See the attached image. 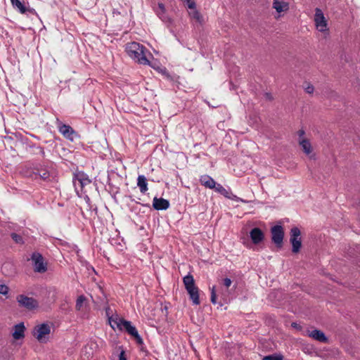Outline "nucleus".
I'll return each instance as SVG.
<instances>
[{"mask_svg":"<svg viewBox=\"0 0 360 360\" xmlns=\"http://www.w3.org/2000/svg\"><path fill=\"white\" fill-rule=\"evenodd\" d=\"M125 50L128 56L139 64H150L148 56H151V54L143 45L133 41L126 45Z\"/></svg>","mask_w":360,"mask_h":360,"instance_id":"f257e3e1","label":"nucleus"},{"mask_svg":"<svg viewBox=\"0 0 360 360\" xmlns=\"http://www.w3.org/2000/svg\"><path fill=\"white\" fill-rule=\"evenodd\" d=\"M108 320L112 328L116 327L120 330H124L129 335L134 338L137 345H143L142 338L139 334L136 327L131 324V321L124 320V319L120 318L117 316L115 317L110 316L109 317Z\"/></svg>","mask_w":360,"mask_h":360,"instance_id":"f03ea898","label":"nucleus"},{"mask_svg":"<svg viewBox=\"0 0 360 360\" xmlns=\"http://www.w3.org/2000/svg\"><path fill=\"white\" fill-rule=\"evenodd\" d=\"M56 126L58 131L67 139L73 141L76 139L79 138V134L68 124H63L57 120Z\"/></svg>","mask_w":360,"mask_h":360,"instance_id":"7ed1b4c3","label":"nucleus"},{"mask_svg":"<svg viewBox=\"0 0 360 360\" xmlns=\"http://www.w3.org/2000/svg\"><path fill=\"white\" fill-rule=\"evenodd\" d=\"M51 333V328L47 323H41L34 327L33 335L41 343L46 342L48 336Z\"/></svg>","mask_w":360,"mask_h":360,"instance_id":"20e7f679","label":"nucleus"},{"mask_svg":"<svg viewBox=\"0 0 360 360\" xmlns=\"http://www.w3.org/2000/svg\"><path fill=\"white\" fill-rule=\"evenodd\" d=\"M31 259L35 272L41 274L47 271V264L44 262L41 254L37 252H33L31 256Z\"/></svg>","mask_w":360,"mask_h":360,"instance_id":"39448f33","label":"nucleus"},{"mask_svg":"<svg viewBox=\"0 0 360 360\" xmlns=\"http://www.w3.org/2000/svg\"><path fill=\"white\" fill-rule=\"evenodd\" d=\"M314 22L316 29L319 32H323L328 30L327 20L323 11L319 8L315 9Z\"/></svg>","mask_w":360,"mask_h":360,"instance_id":"423d86ee","label":"nucleus"},{"mask_svg":"<svg viewBox=\"0 0 360 360\" xmlns=\"http://www.w3.org/2000/svg\"><path fill=\"white\" fill-rule=\"evenodd\" d=\"M300 234V231L297 227L291 229L290 240L292 246V251L294 253L298 252L300 250L302 245Z\"/></svg>","mask_w":360,"mask_h":360,"instance_id":"0eeeda50","label":"nucleus"},{"mask_svg":"<svg viewBox=\"0 0 360 360\" xmlns=\"http://www.w3.org/2000/svg\"><path fill=\"white\" fill-rule=\"evenodd\" d=\"M16 299L20 307H25L29 310L36 309L39 306V303L37 300L33 297H27L25 295H19Z\"/></svg>","mask_w":360,"mask_h":360,"instance_id":"6e6552de","label":"nucleus"},{"mask_svg":"<svg viewBox=\"0 0 360 360\" xmlns=\"http://www.w3.org/2000/svg\"><path fill=\"white\" fill-rule=\"evenodd\" d=\"M271 240L278 248H281L284 237V231L281 225L274 226L271 229Z\"/></svg>","mask_w":360,"mask_h":360,"instance_id":"1a4fd4ad","label":"nucleus"},{"mask_svg":"<svg viewBox=\"0 0 360 360\" xmlns=\"http://www.w3.org/2000/svg\"><path fill=\"white\" fill-rule=\"evenodd\" d=\"M33 174L34 176V179H37L39 178L45 182L51 181L50 172L46 167L44 165H39L34 167L33 169Z\"/></svg>","mask_w":360,"mask_h":360,"instance_id":"9d476101","label":"nucleus"},{"mask_svg":"<svg viewBox=\"0 0 360 360\" xmlns=\"http://www.w3.org/2000/svg\"><path fill=\"white\" fill-rule=\"evenodd\" d=\"M11 2L13 7L21 14H25L27 15H37L36 11L34 8H30L29 6H27L24 2H21L20 0H11Z\"/></svg>","mask_w":360,"mask_h":360,"instance_id":"9b49d317","label":"nucleus"},{"mask_svg":"<svg viewBox=\"0 0 360 360\" xmlns=\"http://www.w3.org/2000/svg\"><path fill=\"white\" fill-rule=\"evenodd\" d=\"M72 182L75 190L77 191L78 188L79 187L81 190L82 188L89 184L91 181L89 179L88 176L84 173H78L75 174L73 177Z\"/></svg>","mask_w":360,"mask_h":360,"instance_id":"f8f14e48","label":"nucleus"},{"mask_svg":"<svg viewBox=\"0 0 360 360\" xmlns=\"http://www.w3.org/2000/svg\"><path fill=\"white\" fill-rule=\"evenodd\" d=\"M214 191L224 195L225 198L228 199L233 200L236 202H244L243 199L233 194L230 189H226L221 184H216V186L214 188Z\"/></svg>","mask_w":360,"mask_h":360,"instance_id":"ddd939ff","label":"nucleus"},{"mask_svg":"<svg viewBox=\"0 0 360 360\" xmlns=\"http://www.w3.org/2000/svg\"><path fill=\"white\" fill-rule=\"evenodd\" d=\"M168 200L155 197L153 200V207L156 210H166L169 207Z\"/></svg>","mask_w":360,"mask_h":360,"instance_id":"4468645a","label":"nucleus"},{"mask_svg":"<svg viewBox=\"0 0 360 360\" xmlns=\"http://www.w3.org/2000/svg\"><path fill=\"white\" fill-rule=\"evenodd\" d=\"M250 237L252 243L255 245L261 243L264 238V235L259 228H253L250 232Z\"/></svg>","mask_w":360,"mask_h":360,"instance_id":"2eb2a0df","label":"nucleus"},{"mask_svg":"<svg viewBox=\"0 0 360 360\" xmlns=\"http://www.w3.org/2000/svg\"><path fill=\"white\" fill-rule=\"evenodd\" d=\"M306 333L309 337L312 338L313 339H314L317 341H319L321 342H326L328 340V338L326 336V335L324 334V333L320 330H317V329H314L312 330H307Z\"/></svg>","mask_w":360,"mask_h":360,"instance_id":"dca6fc26","label":"nucleus"},{"mask_svg":"<svg viewBox=\"0 0 360 360\" xmlns=\"http://www.w3.org/2000/svg\"><path fill=\"white\" fill-rule=\"evenodd\" d=\"M25 327L23 323H20L14 326L12 336L15 340H20L25 337Z\"/></svg>","mask_w":360,"mask_h":360,"instance_id":"f3484780","label":"nucleus"},{"mask_svg":"<svg viewBox=\"0 0 360 360\" xmlns=\"http://www.w3.org/2000/svg\"><path fill=\"white\" fill-rule=\"evenodd\" d=\"M199 180L201 185L206 188L214 189V188L216 186L217 182L209 175H202Z\"/></svg>","mask_w":360,"mask_h":360,"instance_id":"a211bd4d","label":"nucleus"},{"mask_svg":"<svg viewBox=\"0 0 360 360\" xmlns=\"http://www.w3.org/2000/svg\"><path fill=\"white\" fill-rule=\"evenodd\" d=\"M190 299L192 300V302L195 305H198L200 303V298H199V290L198 287L194 286L192 288H189L188 289H186Z\"/></svg>","mask_w":360,"mask_h":360,"instance_id":"6ab92c4d","label":"nucleus"},{"mask_svg":"<svg viewBox=\"0 0 360 360\" xmlns=\"http://www.w3.org/2000/svg\"><path fill=\"white\" fill-rule=\"evenodd\" d=\"M273 7L278 13H281L282 11H287L289 6L284 0H274Z\"/></svg>","mask_w":360,"mask_h":360,"instance_id":"aec40b11","label":"nucleus"},{"mask_svg":"<svg viewBox=\"0 0 360 360\" xmlns=\"http://www.w3.org/2000/svg\"><path fill=\"white\" fill-rule=\"evenodd\" d=\"M137 186L141 193L144 194L148 191L147 179L144 175H139L137 178Z\"/></svg>","mask_w":360,"mask_h":360,"instance_id":"412c9836","label":"nucleus"},{"mask_svg":"<svg viewBox=\"0 0 360 360\" xmlns=\"http://www.w3.org/2000/svg\"><path fill=\"white\" fill-rule=\"evenodd\" d=\"M299 143H300V145L301 146L303 151L306 154L309 155L311 153V143H309V141L307 139H300Z\"/></svg>","mask_w":360,"mask_h":360,"instance_id":"4be33fe9","label":"nucleus"},{"mask_svg":"<svg viewBox=\"0 0 360 360\" xmlns=\"http://www.w3.org/2000/svg\"><path fill=\"white\" fill-rule=\"evenodd\" d=\"M183 282L186 290L188 289L189 288L195 286L193 276L190 274L184 277Z\"/></svg>","mask_w":360,"mask_h":360,"instance_id":"5701e85b","label":"nucleus"},{"mask_svg":"<svg viewBox=\"0 0 360 360\" xmlns=\"http://www.w3.org/2000/svg\"><path fill=\"white\" fill-rule=\"evenodd\" d=\"M85 300H86V297L84 295H79L77 297V301H76V305H75L77 310H78V311L81 310Z\"/></svg>","mask_w":360,"mask_h":360,"instance_id":"b1692460","label":"nucleus"},{"mask_svg":"<svg viewBox=\"0 0 360 360\" xmlns=\"http://www.w3.org/2000/svg\"><path fill=\"white\" fill-rule=\"evenodd\" d=\"M189 15L191 16V18L195 19L198 22H201L202 16L200 13L195 10V8L191 11Z\"/></svg>","mask_w":360,"mask_h":360,"instance_id":"393cba45","label":"nucleus"},{"mask_svg":"<svg viewBox=\"0 0 360 360\" xmlns=\"http://www.w3.org/2000/svg\"><path fill=\"white\" fill-rule=\"evenodd\" d=\"M158 7L161 10V12L162 13H158V15L159 17L163 20V21H166L167 18L165 15V6H164V4H162V3H159L158 4Z\"/></svg>","mask_w":360,"mask_h":360,"instance_id":"a878e982","label":"nucleus"},{"mask_svg":"<svg viewBox=\"0 0 360 360\" xmlns=\"http://www.w3.org/2000/svg\"><path fill=\"white\" fill-rule=\"evenodd\" d=\"M12 239L16 243H18V244H21L23 243V240H22V238L21 236L15 233H12L11 235Z\"/></svg>","mask_w":360,"mask_h":360,"instance_id":"bb28decb","label":"nucleus"},{"mask_svg":"<svg viewBox=\"0 0 360 360\" xmlns=\"http://www.w3.org/2000/svg\"><path fill=\"white\" fill-rule=\"evenodd\" d=\"M211 302L212 304H217V295H216V290L215 286H212L211 288Z\"/></svg>","mask_w":360,"mask_h":360,"instance_id":"cd10ccee","label":"nucleus"},{"mask_svg":"<svg viewBox=\"0 0 360 360\" xmlns=\"http://www.w3.org/2000/svg\"><path fill=\"white\" fill-rule=\"evenodd\" d=\"M262 360H283V356L281 355H269L263 358Z\"/></svg>","mask_w":360,"mask_h":360,"instance_id":"c85d7f7f","label":"nucleus"},{"mask_svg":"<svg viewBox=\"0 0 360 360\" xmlns=\"http://www.w3.org/2000/svg\"><path fill=\"white\" fill-rule=\"evenodd\" d=\"M8 292V288L7 285L1 284L0 285V294L7 295Z\"/></svg>","mask_w":360,"mask_h":360,"instance_id":"c756f323","label":"nucleus"},{"mask_svg":"<svg viewBox=\"0 0 360 360\" xmlns=\"http://www.w3.org/2000/svg\"><path fill=\"white\" fill-rule=\"evenodd\" d=\"M121 351L118 355V358L119 359L118 360H127V356H126V354H125V351L121 348Z\"/></svg>","mask_w":360,"mask_h":360,"instance_id":"7c9ffc66","label":"nucleus"},{"mask_svg":"<svg viewBox=\"0 0 360 360\" xmlns=\"http://www.w3.org/2000/svg\"><path fill=\"white\" fill-rule=\"evenodd\" d=\"M231 280L229 278H225L223 281V284L226 287L229 288L231 285Z\"/></svg>","mask_w":360,"mask_h":360,"instance_id":"2f4dec72","label":"nucleus"},{"mask_svg":"<svg viewBox=\"0 0 360 360\" xmlns=\"http://www.w3.org/2000/svg\"><path fill=\"white\" fill-rule=\"evenodd\" d=\"M188 3V7L191 9H195V3L193 0H186Z\"/></svg>","mask_w":360,"mask_h":360,"instance_id":"473e14b6","label":"nucleus"},{"mask_svg":"<svg viewBox=\"0 0 360 360\" xmlns=\"http://www.w3.org/2000/svg\"><path fill=\"white\" fill-rule=\"evenodd\" d=\"M305 91L308 94H312L313 91H314V86L312 85H308L306 88H305Z\"/></svg>","mask_w":360,"mask_h":360,"instance_id":"72a5a7b5","label":"nucleus"},{"mask_svg":"<svg viewBox=\"0 0 360 360\" xmlns=\"http://www.w3.org/2000/svg\"><path fill=\"white\" fill-rule=\"evenodd\" d=\"M291 326L293 328H295L297 330H301L302 329V326L300 324H298L297 323H296V322H292L291 323Z\"/></svg>","mask_w":360,"mask_h":360,"instance_id":"f704fd0d","label":"nucleus"},{"mask_svg":"<svg viewBox=\"0 0 360 360\" xmlns=\"http://www.w3.org/2000/svg\"><path fill=\"white\" fill-rule=\"evenodd\" d=\"M37 149L39 150V153L41 154L42 157H45V151L44 148L39 146L37 147Z\"/></svg>","mask_w":360,"mask_h":360,"instance_id":"c9c22d12","label":"nucleus"},{"mask_svg":"<svg viewBox=\"0 0 360 360\" xmlns=\"http://www.w3.org/2000/svg\"><path fill=\"white\" fill-rule=\"evenodd\" d=\"M8 266H11V267H12V265H11V264H9V263H5V264L3 265V266H2V272H3L4 274H6V273L5 272V269H6Z\"/></svg>","mask_w":360,"mask_h":360,"instance_id":"e433bc0d","label":"nucleus"},{"mask_svg":"<svg viewBox=\"0 0 360 360\" xmlns=\"http://www.w3.org/2000/svg\"><path fill=\"white\" fill-rule=\"evenodd\" d=\"M304 131L303 129H300L298 131V135L301 138L304 135Z\"/></svg>","mask_w":360,"mask_h":360,"instance_id":"4c0bfd02","label":"nucleus"},{"mask_svg":"<svg viewBox=\"0 0 360 360\" xmlns=\"http://www.w3.org/2000/svg\"><path fill=\"white\" fill-rule=\"evenodd\" d=\"M265 96L269 100H271L272 99V96H271V94H269V93H266L265 94Z\"/></svg>","mask_w":360,"mask_h":360,"instance_id":"58836bf2","label":"nucleus"},{"mask_svg":"<svg viewBox=\"0 0 360 360\" xmlns=\"http://www.w3.org/2000/svg\"><path fill=\"white\" fill-rule=\"evenodd\" d=\"M86 202L89 203L90 202V199L88 196L86 198Z\"/></svg>","mask_w":360,"mask_h":360,"instance_id":"ea45409f","label":"nucleus"}]
</instances>
